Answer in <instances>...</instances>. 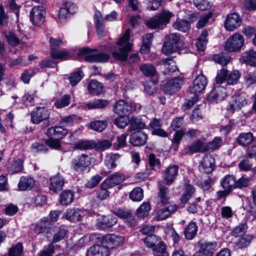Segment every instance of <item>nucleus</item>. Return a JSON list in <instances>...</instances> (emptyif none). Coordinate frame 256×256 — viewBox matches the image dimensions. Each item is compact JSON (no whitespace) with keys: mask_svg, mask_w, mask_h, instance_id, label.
<instances>
[{"mask_svg":"<svg viewBox=\"0 0 256 256\" xmlns=\"http://www.w3.org/2000/svg\"><path fill=\"white\" fill-rule=\"evenodd\" d=\"M95 142L94 140H79L75 143L74 148L80 150H88L94 148Z\"/></svg>","mask_w":256,"mask_h":256,"instance_id":"nucleus-37","label":"nucleus"},{"mask_svg":"<svg viewBox=\"0 0 256 256\" xmlns=\"http://www.w3.org/2000/svg\"><path fill=\"white\" fill-rule=\"evenodd\" d=\"M129 197L132 201L140 202L144 198L143 190L140 188H136L130 193Z\"/></svg>","mask_w":256,"mask_h":256,"instance_id":"nucleus-48","label":"nucleus"},{"mask_svg":"<svg viewBox=\"0 0 256 256\" xmlns=\"http://www.w3.org/2000/svg\"><path fill=\"white\" fill-rule=\"evenodd\" d=\"M131 130L142 129L146 126L144 120L141 118L132 116L130 120Z\"/></svg>","mask_w":256,"mask_h":256,"instance_id":"nucleus-39","label":"nucleus"},{"mask_svg":"<svg viewBox=\"0 0 256 256\" xmlns=\"http://www.w3.org/2000/svg\"><path fill=\"white\" fill-rule=\"evenodd\" d=\"M168 42L180 49L184 46V42L180 39V35L176 33H172L166 36Z\"/></svg>","mask_w":256,"mask_h":256,"instance_id":"nucleus-34","label":"nucleus"},{"mask_svg":"<svg viewBox=\"0 0 256 256\" xmlns=\"http://www.w3.org/2000/svg\"><path fill=\"white\" fill-rule=\"evenodd\" d=\"M35 180L32 177L28 176H22L18 184V188L22 191L29 190L35 186Z\"/></svg>","mask_w":256,"mask_h":256,"instance_id":"nucleus-27","label":"nucleus"},{"mask_svg":"<svg viewBox=\"0 0 256 256\" xmlns=\"http://www.w3.org/2000/svg\"><path fill=\"white\" fill-rule=\"evenodd\" d=\"M130 30H126L116 43V48L112 56L116 60L124 61L127 59L132 44L129 42Z\"/></svg>","mask_w":256,"mask_h":256,"instance_id":"nucleus-1","label":"nucleus"},{"mask_svg":"<svg viewBox=\"0 0 256 256\" xmlns=\"http://www.w3.org/2000/svg\"><path fill=\"white\" fill-rule=\"evenodd\" d=\"M210 96L214 100H222L226 96V90L223 87L218 86L210 93Z\"/></svg>","mask_w":256,"mask_h":256,"instance_id":"nucleus-41","label":"nucleus"},{"mask_svg":"<svg viewBox=\"0 0 256 256\" xmlns=\"http://www.w3.org/2000/svg\"><path fill=\"white\" fill-rule=\"evenodd\" d=\"M248 226L246 222H242L238 226H236L233 230L232 234L236 236H238L239 235H242L246 232L248 230Z\"/></svg>","mask_w":256,"mask_h":256,"instance_id":"nucleus-64","label":"nucleus"},{"mask_svg":"<svg viewBox=\"0 0 256 256\" xmlns=\"http://www.w3.org/2000/svg\"><path fill=\"white\" fill-rule=\"evenodd\" d=\"M48 139H47L45 141V143L47 146L50 148L55 150H60L61 148V144L60 139L57 138H54V137H49Z\"/></svg>","mask_w":256,"mask_h":256,"instance_id":"nucleus-62","label":"nucleus"},{"mask_svg":"<svg viewBox=\"0 0 256 256\" xmlns=\"http://www.w3.org/2000/svg\"><path fill=\"white\" fill-rule=\"evenodd\" d=\"M71 96L70 94H66L57 99L54 105L57 108H62L68 106L70 102Z\"/></svg>","mask_w":256,"mask_h":256,"instance_id":"nucleus-40","label":"nucleus"},{"mask_svg":"<svg viewBox=\"0 0 256 256\" xmlns=\"http://www.w3.org/2000/svg\"><path fill=\"white\" fill-rule=\"evenodd\" d=\"M128 102L124 100L116 101L113 106V112L119 116L130 114Z\"/></svg>","mask_w":256,"mask_h":256,"instance_id":"nucleus-22","label":"nucleus"},{"mask_svg":"<svg viewBox=\"0 0 256 256\" xmlns=\"http://www.w3.org/2000/svg\"><path fill=\"white\" fill-rule=\"evenodd\" d=\"M124 242V238L114 234H108L103 236L102 242L112 248L119 246Z\"/></svg>","mask_w":256,"mask_h":256,"instance_id":"nucleus-18","label":"nucleus"},{"mask_svg":"<svg viewBox=\"0 0 256 256\" xmlns=\"http://www.w3.org/2000/svg\"><path fill=\"white\" fill-rule=\"evenodd\" d=\"M240 74L238 70H234L227 76V82L228 84L234 85L238 83L240 78Z\"/></svg>","mask_w":256,"mask_h":256,"instance_id":"nucleus-60","label":"nucleus"},{"mask_svg":"<svg viewBox=\"0 0 256 256\" xmlns=\"http://www.w3.org/2000/svg\"><path fill=\"white\" fill-rule=\"evenodd\" d=\"M45 8L43 6H34L30 12V20L33 24L40 26L44 21Z\"/></svg>","mask_w":256,"mask_h":256,"instance_id":"nucleus-9","label":"nucleus"},{"mask_svg":"<svg viewBox=\"0 0 256 256\" xmlns=\"http://www.w3.org/2000/svg\"><path fill=\"white\" fill-rule=\"evenodd\" d=\"M127 115H121L114 120V124L119 128H124L130 122Z\"/></svg>","mask_w":256,"mask_h":256,"instance_id":"nucleus-56","label":"nucleus"},{"mask_svg":"<svg viewBox=\"0 0 256 256\" xmlns=\"http://www.w3.org/2000/svg\"><path fill=\"white\" fill-rule=\"evenodd\" d=\"M67 234V230L62 228H57L54 230L52 242L53 243L58 242L64 238Z\"/></svg>","mask_w":256,"mask_h":256,"instance_id":"nucleus-50","label":"nucleus"},{"mask_svg":"<svg viewBox=\"0 0 256 256\" xmlns=\"http://www.w3.org/2000/svg\"><path fill=\"white\" fill-rule=\"evenodd\" d=\"M50 57L54 59L66 60L70 57V53L66 50L59 51L57 48L61 46L63 42L60 39L50 38Z\"/></svg>","mask_w":256,"mask_h":256,"instance_id":"nucleus-5","label":"nucleus"},{"mask_svg":"<svg viewBox=\"0 0 256 256\" xmlns=\"http://www.w3.org/2000/svg\"><path fill=\"white\" fill-rule=\"evenodd\" d=\"M242 22L240 16L234 12L228 14L224 22V26L226 30L233 31L240 26Z\"/></svg>","mask_w":256,"mask_h":256,"instance_id":"nucleus-13","label":"nucleus"},{"mask_svg":"<svg viewBox=\"0 0 256 256\" xmlns=\"http://www.w3.org/2000/svg\"><path fill=\"white\" fill-rule=\"evenodd\" d=\"M82 212L78 208H68L62 216L63 218H66L70 222L80 221L82 217Z\"/></svg>","mask_w":256,"mask_h":256,"instance_id":"nucleus-23","label":"nucleus"},{"mask_svg":"<svg viewBox=\"0 0 256 256\" xmlns=\"http://www.w3.org/2000/svg\"><path fill=\"white\" fill-rule=\"evenodd\" d=\"M160 241L156 235H149L144 240V243L148 248H154Z\"/></svg>","mask_w":256,"mask_h":256,"instance_id":"nucleus-58","label":"nucleus"},{"mask_svg":"<svg viewBox=\"0 0 256 256\" xmlns=\"http://www.w3.org/2000/svg\"><path fill=\"white\" fill-rule=\"evenodd\" d=\"M120 157V155L118 153L112 154L107 156L105 160L106 164L110 168L116 167V162Z\"/></svg>","mask_w":256,"mask_h":256,"instance_id":"nucleus-52","label":"nucleus"},{"mask_svg":"<svg viewBox=\"0 0 256 256\" xmlns=\"http://www.w3.org/2000/svg\"><path fill=\"white\" fill-rule=\"evenodd\" d=\"M214 158L210 155H206L200 162L198 169L200 172L210 174L214 170Z\"/></svg>","mask_w":256,"mask_h":256,"instance_id":"nucleus-12","label":"nucleus"},{"mask_svg":"<svg viewBox=\"0 0 256 256\" xmlns=\"http://www.w3.org/2000/svg\"><path fill=\"white\" fill-rule=\"evenodd\" d=\"M248 100L244 94L236 93L232 97V100L227 108L228 112L233 114L236 110H240L242 106H246Z\"/></svg>","mask_w":256,"mask_h":256,"instance_id":"nucleus-7","label":"nucleus"},{"mask_svg":"<svg viewBox=\"0 0 256 256\" xmlns=\"http://www.w3.org/2000/svg\"><path fill=\"white\" fill-rule=\"evenodd\" d=\"M178 48L176 46L170 44V42L166 41L163 44L162 48V52L166 55L170 54L178 50Z\"/></svg>","mask_w":256,"mask_h":256,"instance_id":"nucleus-63","label":"nucleus"},{"mask_svg":"<svg viewBox=\"0 0 256 256\" xmlns=\"http://www.w3.org/2000/svg\"><path fill=\"white\" fill-rule=\"evenodd\" d=\"M90 129L98 132L103 131L108 126L106 120H94L90 123Z\"/></svg>","mask_w":256,"mask_h":256,"instance_id":"nucleus-44","label":"nucleus"},{"mask_svg":"<svg viewBox=\"0 0 256 256\" xmlns=\"http://www.w3.org/2000/svg\"><path fill=\"white\" fill-rule=\"evenodd\" d=\"M103 89L102 83L96 80H92L88 85L89 92L94 95H98L100 93Z\"/></svg>","mask_w":256,"mask_h":256,"instance_id":"nucleus-42","label":"nucleus"},{"mask_svg":"<svg viewBox=\"0 0 256 256\" xmlns=\"http://www.w3.org/2000/svg\"><path fill=\"white\" fill-rule=\"evenodd\" d=\"M52 224L50 220L46 218H44L40 220L35 228L36 233H48L49 229L52 227Z\"/></svg>","mask_w":256,"mask_h":256,"instance_id":"nucleus-30","label":"nucleus"},{"mask_svg":"<svg viewBox=\"0 0 256 256\" xmlns=\"http://www.w3.org/2000/svg\"><path fill=\"white\" fill-rule=\"evenodd\" d=\"M74 193L72 191L64 190L60 196V202L62 205H68L74 200Z\"/></svg>","mask_w":256,"mask_h":256,"instance_id":"nucleus-36","label":"nucleus"},{"mask_svg":"<svg viewBox=\"0 0 256 256\" xmlns=\"http://www.w3.org/2000/svg\"><path fill=\"white\" fill-rule=\"evenodd\" d=\"M23 169V162L20 159H17L11 164L9 172L11 174L20 172Z\"/></svg>","mask_w":256,"mask_h":256,"instance_id":"nucleus-55","label":"nucleus"},{"mask_svg":"<svg viewBox=\"0 0 256 256\" xmlns=\"http://www.w3.org/2000/svg\"><path fill=\"white\" fill-rule=\"evenodd\" d=\"M68 133V130L59 124V125L58 126L49 128L46 134L48 137H54V138L62 139Z\"/></svg>","mask_w":256,"mask_h":256,"instance_id":"nucleus-20","label":"nucleus"},{"mask_svg":"<svg viewBox=\"0 0 256 256\" xmlns=\"http://www.w3.org/2000/svg\"><path fill=\"white\" fill-rule=\"evenodd\" d=\"M158 198L163 205L166 204L169 202L168 188L162 184H160L159 186Z\"/></svg>","mask_w":256,"mask_h":256,"instance_id":"nucleus-38","label":"nucleus"},{"mask_svg":"<svg viewBox=\"0 0 256 256\" xmlns=\"http://www.w3.org/2000/svg\"><path fill=\"white\" fill-rule=\"evenodd\" d=\"M184 84V80L181 77H176L165 84L164 91L165 93L172 94L179 90Z\"/></svg>","mask_w":256,"mask_h":256,"instance_id":"nucleus-10","label":"nucleus"},{"mask_svg":"<svg viewBox=\"0 0 256 256\" xmlns=\"http://www.w3.org/2000/svg\"><path fill=\"white\" fill-rule=\"evenodd\" d=\"M110 254L109 249L107 246H102L100 245H94L91 246L87 250L86 256H95L96 255L108 256Z\"/></svg>","mask_w":256,"mask_h":256,"instance_id":"nucleus-24","label":"nucleus"},{"mask_svg":"<svg viewBox=\"0 0 256 256\" xmlns=\"http://www.w3.org/2000/svg\"><path fill=\"white\" fill-rule=\"evenodd\" d=\"M104 182L100 184V189L96 193V198L100 200H104L107 198L110 194L108 189L110 188L107 184H104Z\"/></svg>","mask_w":256,"mask_h":256,"instance_id":"nucleus-47","label":"nucleus"},{"mask_svg":"<svg viewBox=\"0 0 256 256\" xmlns=\"http://www.w3.org/2000/svg\"><path fill=\"white\" fill-rule=\"evenodd\" d=\"M64 184V178L60 174H57L50 179L49 188L50 190L56 193L62 189Z\"/></svg>","mask_w":256,"mask_h":256,"instance_id":"nucleus-15","label":"nucleus"},{"mask_svg":"<svg viewBox=\"0 0 256 256\" xmlns=\"http://www.w3.org/2000/svg\"><path fill=\"white\" fill-rule=\"evenodd\" d=\"M236 178L234 175L227 174L220 181V184L223 188H226L230 191L235 188Z\"/></svg>","mask_w":256,"mask_h":256,"instance_id":"nucleus-31","label":"nucleus"},{"mask_svg":"<svg viewBox=\"0 0 256 256\" xmlns=\"http://www.w3.org/2000/svg\"><path fill=\"white\" fill-rule=\"evenodd\" d=\"M50 112L46 107L38 106L30 114L31 121L34 124H38L44 122L45 126H48L50 125Z\"/></svg>","mask_w":256,"mask_h":256,"instance_id":"nucleus-6","label":"nucleus"},{"mask_svg":"<svg viewBox=\"0 0 256 256\" xmlns=\"http://www.w3.org/2000/svg\"><path fill=\"white\" fill-rule=\"evenodd\" d=\"M162 67L164 70V74H169L176 72L178 68L174 62L172 58H166L163 60Z\"/></svg>","mask_w":256,"mask_h":256,"instance_id":"nucleus-33","label":"nucleus"},{"mask_svg":"<svg viewBox=\"0 0 256 256\" xmlns=\"http://www.w3.org/2000/svg\"><path fill=\"white\" fill-rule=\"evenodd\" d=\"M109 104L107 100L95 99L84 104L82 106L84 110L102 109L106 108Z\"/></svg>","mask_w":256,"mask_h":256,"instance_id":"nucleus-26","label":"nucleus"},{"mask_svg":"<svg viewBox=\"0 0 256 256\" xmlns=\"http://www.w3.org/2000/svg\"><path fill=\"white\" fill-rule=\"evenodd\" d=\"M91 158L87 154H82L72 159L70 168L74 172L82 174L90 168Z\"/></svg>","mask_w":256,"mask_h":256,"instance_id":"nucleus-4","label":"nucleus"},{"mask_svg":"<svg viewBox=\"0 0 256 256\" xmlns=\"http://www.w3.org/2000/svg\"><path fill=\"white\" fill-rule=\"evenodd\" d=\"M242 60L247 64L250 66H256V52L250 50L244 53L242 57Z\"/></svg>","mask_w":256,"mask_h":256,"instance_id":"nucleus-32","label":"nucleus"},{"mask_svg":"<svg viewBox=\"0 0 256 256\" xmlns=\"http://www.w3.org/2000/svg\"><path fill=\"white\" fill-rule=\"evenodd\" d=\"M84 74L80 70H78L72 73L69 77L70 83L72 86L76 85L82 79Z\"/></svg>","mask_w":256,"mask_h":256,"instance_id":"nucleus-53","label":"nucleus"},{"mask_svg":"<svg viewBox=\"0 0 256 256\" xmlns=\"http://www.w3.org/2000/svg\"><path fill=\"white\" fill-rule=\"evenodd\" d=\"M150 210V206L148 202L142 203L136 210V216L140 218H144L147 216Z\"/></svg>","mask_w":256,"mask_h":256,"instance_id":"nucleus-45","label":"nucleus"},{"mask_svg":"<svg viewBox=\"0 0 256 256\" xmlns=\"http://www.w3.org/2000/svg\"><path fill=\"white\" fill-rule=\"evenodd\" d=\"M178 170V166L176 164L170 165L166 168L164 172V178L167 184H171L176 180Z\"/></svg>","mask_w":256,"mask_h":256,"instance_id":"nucleus-14","label":"nucleus"},{"mask_svg":"<svg viewBox=\"0 0 256 256\" xmlns=\"http://www.w3.org/2000/svg\"><path fill=\"white\" fill-rule=\"evenodd\" d=\"M112 142L108 140H104L95 143L94 148L98 151H104L112 146Z\"/></svg>","mask_w":256,"mask_h":256,"instance_id":"nucleus-61","label":"nucleus"},{"mask_svg":"<svg viewBox=\"0 0 256 256\" xmlns=\"http://www.w3.org/2000/svg\"><path fill=\"white\" fill-rule=\"evenodd\" d=\"M117 222L118 219L114 216L111 215L104 216L97 226L100 230H105L112 227L116 224Z\"/></svg>","mask_w":256,"mask_h":256,"instance_id":"nucleus-28","label":"nucleus"},{"mask_svg":"<svg viewBox=\"0 0 256 256\" xmlns=\"http://www.w3.org/2000/svg\"><path fill=\"white\" fill-rule=\"evenodd\" d=\"M9 256H20L24 254V248L21 242L12 245L9 249Z\"/></svg>","mask_w":256,"mask_h":256,"instance_id":"nucleus-51","label":"nucleus"},{"mask_svg":"<svg viewBox=\"0 0 256 256\" xmlns=\"http://www.w3.org/2000/svg\"><path fill=\"white\" fill-rule=\"evenodd\" d=\"M208 32L204 30L198 38L196 46L198 50L204 51L208 42Z\"/></svg>","mask_w":256,"mask_h":256,"instance_id":"nucleus-43","label":"nucleus"},{"mask_svg":"<svg viewBox=\"0 0 256 256\" xmlns=\"http://www.w3.org/2000/svg\"><path fill=\"white\" fill-rule=\"evenodd\" d=\"M205 149L204 143L200 140H196L184 150V154L190 155L204 151Z\"/></svg>","mask_w":256,"mask_h":256,"instance_id":"nucleus-25","label":"nucleus"},{"mask_svg":"<svg viewBox=\"0 0 256 256\" xmlns=\"http://www.w3.org/2000/svg\"><path fill=\"white\" fill-rule=\"evenodd\" d=\"M198 232V226L196 222H191L186 227L184 236L186 239L192 240L196 235Z\"/></svg>","mask_w":256,"mask_h":256,"instance_id":"nucleus-35","label":"nucleus"},{"mask_svg":"<svg viewBox=\"0 0 256 256\" xmlns=\"http://www.w3.org/2000/svg\"><path fill=\"white\" fill-rule=\"evenodd\" d=\"M222 140L220 137H216L212 141L208 144L206 150L208 151H214L219 148L222 145Z\"/></svg>","mask_w":256,"mask_h":256,"instance_id":"nucleus-49","label":"nucleus"},{"mask_svg":"<svg viewBox=\"0 0 256 256\" xmlns=\"http://www.w3.org/2000/svg\"><path fill=\"white\" fill-rule=\"evenodd\" d=\"M174 14L169 10L163 9L162 12L146 22V25L150 28H162L170 22Z\"/></svg>","mask_w":256,"mask_h":256,"instance_id":"nucleus-2","label":"nucleus"},{"mask_svg":"<svg viewBox=\"0 0 256 256\" xmlns=\"http://www.w3.org/2000/svg\"><path fill=\"white\" fill-rule=\"evenodd\" d=\"M78 54L84 56V60L90 62H104L109 60L110 56L103 52H96V49H90L88 48H81Z\"/></svg>","mask_w":256,"mask_h":256,"instance_id":"nucleus-3","label":"nucleus"},{"mask_svg":"<svg viewBox=\"0 0 256 256\" xmlns=\"http://www.w3.org/2000/svg\"><path fill=\"white\" fill-rule=\"evenodd\" d=\"M244 42V38L242 36L238 34H234L227 40L224 49L228 52L238 50L243 46Z\"/></svg>","mask_w":256,"mask_h":256,"instance_id":"nucleus-8","label":"nucleus"},{"mask_svg":"<svg viewBox=\"0 0 256 256\" xmlns=\"http://www.w3.org/2000/svg\"><path fill=\"white\" fill-rule=\"evenodd\" d=\"M172 26L176 30L182 32H186L190 29V24L188 22L179 18L173 23Z\"/></svg>","mask_w":256,"mask_h":256,"instance_id":"nucleus-46","label":"nucleus"},{"mask_svg":"<svg viewBox=\"0 0 256 256\" xmlns=\"http://www.w3.org/2000/svg\"><path fill=\"white\" fill-rule=\"evenodd\" d=\"M147 140V135L141 131H137L132 134L130 136L129 142L134 146H144Z\"/></svg>","mask_w":256,"mask_h":256,"instance_id":"nucleus-17","label":"nucleus"},{"mask_svg":"<svg viewBox=\"0 0 256 256\" xmlns=\"http://www.w3.org/2000/svg\"><path fill=\"white\" fill-rule=\"evenodd\" d=\"M142 74L146 76H152L156 72L154 68L151 64H143L140 67Z\"/></svg>","mask_w":256,"mask_h":256,"instance_id":"nucleus-57","label":"nucleus"},{"mask_svg":"<svg viewBox=\"0 0 256 256\" xmlns=\"http://www.w3.org/2000/svg\"><path fill=\"white\" fill-rule=\"evenodd\" d=\"M214 60L222 66H226L230 60V57L228 54H216L213 56Z\"/></svg>","mask_w":256,"mask_h":256,"instance_id":"nucleus-54","label":"nucleus"},{"mask_svg":"<svg viewBox=\"0 0 256 256\" xmlns=\"http://www.w3.org/2000/svg\"><path fill=\"white\" fill-rule=\"evenodd\" d=\"M178 206L176 204L170 205L168 206L164 207L158 210L154 218L157 220H164L176 212L178 210Z\"/></svg>","mask_w":256,"mask_h":256,"instance_id":"nucleus-16","label":"nucleus"},{"mask_svg":"<svg viewBox=\"0 0 256 256\" xmlns=\"http://www.w3.org/2000/svg\"><path fill=\"white\" fill-rule=\"evenodd\" d=\"M127 136L128 134H122L117 136L116 140L114 144V146L116 150H118L126 146V140Z\"/></svg>","mask_w":256,"mask_h":256,"instance_id":"nucleus-59","label":"nucleus"},{"mask_svg":"<svg viewBox=\"0 0 256 256\" xmlns=\"http://www.w3.org/2000/svg\"><path fill=\"white\" fill-rule=\"evenodd\" d=\"M124 174L116 172L105 179L104 184H107L110 188L120 184L125 180Z\"/></svg>","mask_w":256,"mask_h":256,"instance_id":"nucleus-21","label":"nucleus"},{"mask_svg":"<svg viewBox=\"0 0 256 256\" xmlns=\"http://www.w3.org/2000/svg\"><path fill=\"white\" fill-rule=\"evenodd\" d=\"M208 81L203 74H199L194 80L192 84L190 87V91L191 93L198 96V94L204 90Z\"/></svg>","mask_w":256,"mask_h":256,"instance_id":"nucleus-11","label":"nucleus"},{"mask_svg":"<svg viewBox=\"0 0 256 256\" xmlns=\"http://www.w3.org/2000/svg\"><path fill=\"white\" fill-rule=\"evenodd\" d=\"M217 242H199L200 254L204 256H212L216 250Z\"/></svg>","mask_w":256,"mask_h":256,"instance_id":"nucleus-19","label":"nucleus"},{"mask_svg":"<svg viewBox=\"0 0 256 256\" xmlns=\"http://www.w3.org/2000/svg\"><path fill=\"white\" fill-rule=\"evenodd\" d=\"M254 136L250 132L240 134L236 138L238 143L242 146H249L254 140Z\"/></svg>","mask_w":256,"mask_h":256,"instance_id":"nucleus-29","label":"nucleus"}]
</instances>
